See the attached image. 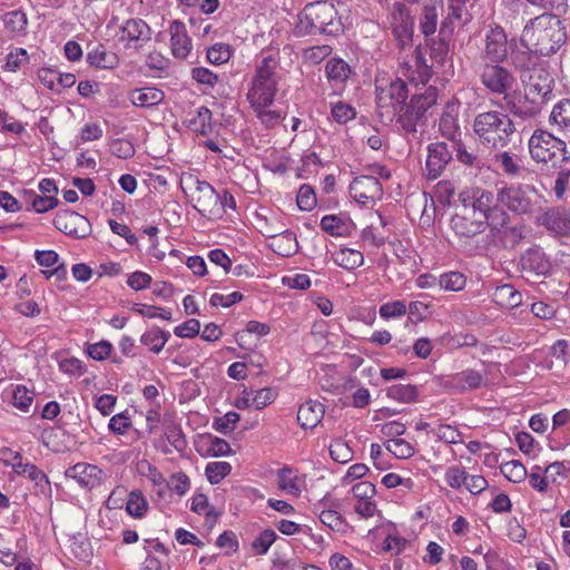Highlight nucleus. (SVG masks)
Masks as SVG:
<instances>
[{
    "mask_svg": "<svg viewBox=\"0 0 570 570\" xmlns=\"http://www.w3.org/2000/svg\"><path fill=\"white\" fill-rule=\"evenodd\" d=\"M561 14L542 12L524 24L520 42L543 57L557 53L567 41V28L560 20Z\"/></svg>",
    "mask_w": 570,
    "mask_h": 570,
    "instance_id": "obj_1",
    "label": "nucleus"
},
{
    "mask_svg": "<svg viewBox=\"0 0 570 570\" xmlns=\"http://www.w3.org/2000/svg\"><path fill=\"white\" fill-rule=\"evenodd\" d=\"M278 49L265 48L256 58L255 71L248 83L246 99L249 105L273 104L282 80Z\"/></svg>",
    "mask_w": 570,
    "mask_h": 570,
    "instance_id": "obj_2",
    "label": "nucleus"
},
{
    "mask_svg": "<svg viewBox=\"0 0 570 570\" xmlns=\"http://www.w3.org/2000/svg\"><path fill=\"white\" fill-rule=\"evenodd\" d=\"M472 129L482 146L494 150L507 147L517 130L511 117L499 110L478 114L473 119Z\"/></svg>",
    "mask_w": 570,
    "mask_h": 570,
    "instance_id": "obj_3",
    "label": "nucleus"
},
{
    "mask_svg": "<svg viewBox=\"0 0 570 570\" xmlns=\"http://www.w3.org/2000/svg\"><path fill=\"white\" fill-rule=\"evenodd\" d=\"M342 30L337 9L328 1H317L305 6L298 14L296 32L299 36L336 35Z\"/></svg>",
    "mask_w": 570,
    "mask_h": 570,
    "instance_id": "obj_4",
    "label": "nucleus"
},
{
    "mask_svg": "<svg viewBox=\"0 0 570 570\" xmlns=\"http://www.w3.org/2000/svg\"><path fill=\"white\" fill-rule=\"evenodd\" d=\"M459 200L466 210L484 219L493 228L505 227L510 220L508 213L497 202V194L491 190L473 187L459 194Z\"/></svg>",
    "mask_w": 570,
    "mask_h": 570,
    "instance_id": "obj_5",
    "label": "nucleus"
},
{
    "mask_svg": "<svg viewBox=\"0 0 570 570\" xmlns=\"http://www.w3.org/2000/svg\"><path fill=\"white\" fill-rule=\"evenodd\" d=\"M531 159L551 168H560L569 159L567 144L547 129L537 128L528 140Z\"/></svg>",
    "mask_w": 570,
    "mask_h": 570,
    "instance_id": "obj_6",
    "label": "nucleus"
},
{
    "mask_svg": "<svg viewBox=\"0 0 570 570\" xmlns=\"http://www.w3.org/2000/svg\"><path fill=\"white\" fill-rule=\"evenodd\" d=\"M488 226L490 225L484 219L464 207L450 220V227L456 237L459 247L469 256H474L483 249L479 236L487 230Z\"/></svg>",
    "mask_w": 570,
    "mask_h": 570,
    "instance_id": "obj_7",
    "label": "nucleus"
},
{
    "mask_svg": "<svg viewBox=\"0 0 570 570\" xmlns=\"http://www.w3.org/2000/svg\"><path fill=\"white\" fill-rule=\"evenodd\" d=\"M540 194L534 185L524 183L504 184L497 189V202L505 212L514 215H530L538 204Z\"/></svg>",
    "mask_w": 570,
    "mask_h": 570,
    "instance_id": "obj_8",
    "label": "nucleus"
},
{
    "mask_svg": "<svg viewBox=\"0 0 570 570\" xmlns=\"http://www.w3.org/2000/svg\"><path fill=\"white\" fill-rule=\"evenodd\" d=\"M376 109L382 120H393L399 110H403L409 96L406 83L400 79H376Z\"/></svg>",
    "mask_w": 570,
    "mask_h": 570,
    "instance_id": "obj_9",
    "label": "nucleus"
},
{
    "mask_svg": "<svg viewBox=\"0 0 570 570\" xmlns=\"http://www.w3.org/2000/svg\"><path fill=\"white\" fill-rule=\"evenodd\" d=\"M501 63L481 62L476 68V75L488 92L505 98L513 91L517 78L510 69Z\"/></svg>",
    "mask_w": 570,
    "mask_h": 570,
    "instance_id": "obj_10",
    "label": "nucleus"
},
{
    "mask_svg": "<svg viewBox=\"0 0 570 570\" xmlns=\"http://www.w3.org/2000/svg\"><path fill=\"white\" fill-rule=\"evenodd\" d=\"M521 77L527 100L543 105L551 99L554 78L547 69L542 67L534 68L527 78L523 75Z\"/></svg>",
    "mask_w": 570,
    "mask_h": 570,
    "instance_id": "obj_11",
    "label": "nucleus"
},
{
    "mask_svg": "<svg viewBox=\"0 0 570 570\" xmlns=\"http://www.w3.org/2000/svg\"><path fill=\"white\" fill-rule=\"evenodd\" d=\"M387 19L399 47L404 49L411 46L414 23L410 8L396 1L392 4Z\"/></svg>",
    "mask_w": 570,
    "mask_h": 570,
    "instance_id": "obj_12",
    "label": "nucleus"
},
{
    "mask_svg": "<svg viewBox=\"0 0 570 570\" xmlns=\"http://www.w3.org/2000/svg\"><path fill=\"white\" fill-rule=\"evenodd\" d=\"M511 49V43L508 42V37L503 28H491L484 37L483 47L481 48L482 62H503Z\"/></svg>",
    "mask_w": 570,
    "mask_h": 570,
    "instance_id": "obj_13",
    "label": "nucleus"
},
{
    "mask_svg": "<svg viewBox=\"0 0 570 570\" xmlns=\"http://www.w3.org/2000/svg\"><path fill=\"white\" fill-rule=\"evenodd\" d=\"M350 195L358 204L366 206L382 199L383 187L376 177L361 175L351 183Z\"/></svg>",
    "mask_w": 570,
    "mask_h": 570,
    "instance_id": "obj_14",
    "label": "nucleus"
},
{
    "mask_svg": "<svg viewBox=\"0 0 570 570\" xmlns=\"http://www.w3.org/2000/svg\"><path fill=\"white\" fill-rule=\"evenodd\" d=\"M53 226L63 234L85 238L91 233V224L88 218L73 210H61L53 218Z\"/></svg>",
    "mask_w": 570,
    "mask_h": 570,
    "instance_id": "obj_15",
    "label": "nucleus"
},
{
    "mask_svg": "<svg viewBox=\"0 0 570 570\" xmlns=\"http://www.w3.org/2000/svg\"><path fill=\"white\" fill-rule=\"evenodd\" d=\"M425 176L429 180L439 178L452 160V150L446 142H431L426 147Z\"/></svg>",
    "mask_w": 570,
    "mask_h": 570,
    "instance_id": "obj_16",
    "label": "nucleus"
},
{
    "mask_svg": "<svg viewBox=\"0 0 570 570\" xmlns=\"http://www.w3.org/2000/svg\"><path fill=\"white\" fill-rule=\"evenodd\" d=\"M197 212L209 218H222V208L218 206V191L206 180H196Z\"/></svg>",
    "mask_w": 570,
    "mask_h": 570,
    "instance_id": "obj_17",
    "label": "nucleus"
},
{
    "mask_svg": "<svg viewBox=\"0 0 570 570\" xmlns=\"http://www.w3.org/2000/svg\"><path fill=\"white\" fill-rule=\"evenodd\" d=\"M538 223L554 235L570 236V209L561 206L546 208Z\"/></svg>",
    "mask_w": 570,
    "mask_h": 570,
    "instance_id": "obj_18",
    "label": "nucleus"
},
{
    "mask_svg": "<svg viewBox=\"0 0 570 570\" xmlns=\"http://www.w3.org/2000/svg\"><path fill=\"white\" fill-rule=\"evenodd\" d=\"M65 475L75 480L81 488L92 490L102 483L105 473L97 465L79 462L68 468Z\"/></svg>",
    "mask_w": 570,
    "mask_h": 570,
    "instance_id": "obj_19",
    "label": "nucleus"
},
{
    "mask_svg": "<svg viewBox=\"0 0 570 570\" xmlns=\"http://www.w3.org/2000/svg\"><path fill=\"white\" fill-rule=\"evenodd\" d=\"M150 39V28L138 18L128 19L120 29L119 40L128 49H139Z\"/></svg>",
    "mask_w": 570,
    "mask_h": 570,
    "instance_id": "obj_20",
    "label": "nucleus"
},
{
    "mask_svg": "<svg viewBox=\"0 0 570 570\" xmlns=\"http://www.w3.org/2000/svg\"><path fill=\"white\" fill-rule=\"evenodd\" d=\"M194 444L196 452L203 458L227 456L232 453L229 443L212 433L198 434Z\"/></svg>",
    "mask_w": 570,
    "mask_h": 570,
    "instance_id": "obj_21",
    "label": "nucleus"
},
{
    "mask_svg": "<svg viewBox=\"0 0 570 570\" xmlns=\"http://www.w3.org/2000/svg\"><path fill=\"white\" fill-rule=\"evenodd\" d=\"M520 264L524 272L537 276H548L552 271V263L539 246L528 248L521 256Z\"/></svg>",
    "mask_w": 570,
    "mask_h": 570,
    "instance_id": "obj_22",
    "label": "nucleus"
},
{
    "mask_svg": "<svg viewBox=\"0 0 570 570\" xmlns=\"http://www.w3.org/2000/svg\"><path fill=\"white\" fill-rule=\"evenodd\" d=\"M466 1L461 0H449L448 16L442 20L440 24V35L442 37H451L454 29L460 26H464L468 21L465 4Z\"/></svg>",
    "mask_w": 570,
    "mask_h": 570,
    "instance_id": "obj_23",
    "label": "nucleus"
},
{
    "mask_svg": "<svg viewBox=\"0 0 570 570\" xmlns=\"http://www.w3.org/2000/svg\"><path fill=\"white\" fill-rule=\"evenodd\" d=\"M482 382L483 376L479 371L468 368L449 375L444 384L448 389L464 392L480 387Z\"/></svg>",
    "mask_w": 570,
    "mask_h": 570,
    "instance_id": "obj_24",
    "label": "nucleus"
},
{
    "mask_svg": "<svg viewBox=\"0 0 570 570\" xmlns=\"http://www.w3.org/2000/svg\"><path fill=\"white\" fill-rule=\"evenodd\" d=\"M171 52L176 58H186L191 50V39L186 26L178 20L171 21L169 26Z\"/></svg>",
    "mask_w": 570,
    "mask_h": 570,
    "instance_id": "obj_25",
    "label": "nucleus"
},
{
    "mask_svg": "<svg viewBox=\"0 0 570 570\" xmlns=\"http://www.w3.org/2000/svg\"><path fill=\"white\" fill-rule=\"evenodd\" d=\"M510 60L512 66L521 72H531L532 69L538 68L539 58L542 57L534 52L532 48L527 45L517 46L511 42Z\"/></svg>",
    "mask_w": 570,
    "mask_h": 570,
    "instance_id": "obj_26",
    "label": "nucleus"
},
{
    "mask_svg": "<svg viewBox=\"0 0 570 570\" xmlns=\"http://www.w3.org/2000/svg\"><path fill=\"white\" fill-rule=\"evenodd\" d=\"M320 227L333 237H348L355 229L354 223L345 215H325L321 219Z\"/></svg>",
    "mask_w": 570,
    "mask_h": 570,
    "instance_id": "obj_27",
    "label": "nucleus"
},
{
    "mask_svg": "<svg viewBox=\"0 0 570 570\" xmlns=\"http://www.w3.org/2000/svg\"><path fill=\"white\" fill-rule=\"evenodd\" d=\"M549 125L567 137H570V98L556 102L549 115Z\"/></svg>",
    "mask_w": 570,
    "mask_h": 570,
    "instance_id": "obj_28",
    "label": "nucleus"
},
{
    "mask_svg": "<svg viewBox=\"0 0 570 570\" xmlns=\"http://www.w3.org/2000/svg\"><path fill=\"white\" fill-rule=\"evenodd\" d=\"M324 405L318 401L308 400L297 411V422L303 429H314L322 421Z\"/></svg>",
    "mask_w": 570,
    "mask_h": 570,
    "instance_id": "obj_29",
    "label": "nucleus"
},
{
    "mask_svg": "<svg viewBox=\"0 0 570 570\" xmlns=\"http://www.w3.org/2000/svg\"><path fill=\"white\" fill-rule=\"evenodd\" d=\"M494 160L500 166L502 173L510 178H524L529 173L522 159L518 155L509 151L495 154Z\"/></svg>",
    "mask_w": 570,
    "mask_h": 570,
    "instance_id": "obj_30",
    "label": "nucleus"
},
{
    "mask_svg": "<svg viewBox=\"0 0 570 570\" xmlns=\"http://www.w3.org/2000/svg\"><path fill=\"white\" fill-rule=\"evenodd\" d=\"M269 240L271 248L283 257H289L298 249L296 235L289 229L269 236Z\"/></svg>",
    "mask_w": 570,
    "mask_h": 570,
    "instance_id": "obj_31",
    "label": "nucleus"
},
{
    "mask_svg": "<svg viewBox=\"0 0 570 570\" xmlns=\"http://www.w3.org/2000/svg\"><path fill=\"white\" fill-rule=\"evenodd\" d=\"M129 98L131 104L137 107L150 108L161 104L165 99V94L156 87H144L134 89Z\"/></svg>",
    "mask_w": 570,
    "mask_h": 570,
    "instance_id": "obj_32",
    "label": "nucleus"
},
{
    "mask_svg": "<svg viewBox=\"0 0 570 570\" xmlns=\"http://www.w3.org/2000/svg\"><path fill=\"white\" fill-rule=\"evenodd\" d=\"M455 157L462 165L481 170L487 166V157L481 153L469 149L462 140L456 141L453 145Z\"/></svg>",
    "mask_w": 570,
    "mask_h": 570,
    "instance_id": "obj_33",
    "label": "nucleus"
},
{
    "mask_svg": "<svg viewBox=\"0 0 570 570\" xmlns=\"http://www.w3.org/2000/svg\"><path fill=\"white\" fill-rule=\"evenodd\" d=\"M169 338L170 333L168 331L154 325L141 334L139 341L149 352L159 354Z\"/></svg>",
    "mask_w": 570,
    "mask_h": 570,
    "instance_id": "obj_34",
    "label": "nucleus"
},
{
    "mask_svg": "<svg viewBox=\"0 0 570 570\" xmlns=\"http://www.w3.org/2000/svg\"><path fill=\"white\" fill-rule=\"evenodd\" d=\"M338 503H333L331 508L326 509L323 503L316 507L320 521L327 528L336 532H343L347 525L343 515L337 511Z\"/></svg>",
    "mask_w": 570,
    "mask_h": 570,
    "instance_id": "obj_35",
    "label": "nucleus"
},
{
    "mask_svg": "<svg viewBox=\"0 0 570 570\" xmlns=\"http://www.w3.org/2000/svg\"><path fill=\"white\" fill-rule=\"evenodd\" d=\"M14 460L18 461L12 463V468L16 473L23 475L31 481H35L36 484L40 488L49 485L47 475L37 465L31 463H22L21 455L19 453H14Z\"/></svg>",
    "mask_w": 570,
    "mask_h": 570,
    "instance_id": "obj_36",
    "label": "nucleus"
},
{
    "mask_svg": "<svg viewBox=\"0 0 570 570\" xmlns=\"http://www.w3.org/2000/svg\"><path fill=\"white\" fill-rule=\"evenodd\" d=\"M442 0L424 6L420 19V30L425 37H429L436 31L439 11L442 10Z\"/></svg>",
    "mask_w": 570,
    "mask_h": 570,
    "instance_id": "obj_37",
    "label": "nucleus"
},
{
    "mask_svg": "<svg viewBox=\"0 0 570 570\" xmlns=\"http://www.w3.org/2000/svg\"><path fill=\"white\" fill-rule=\"evenodd\" d=\"M90 66L101 69L114 68L118 63L117 55L108 51L104 45H97L87 53Z\"/></svg>",
    "mask_w": 570,
    "mask_h": 570,
    "instance_id": "obj_38",
    "label": "nucleus"
},
{
    "mask_svg": "<svg viewBox=\"0 0 570 570\" xmlns=\"http://www.w3.org/2000/svg\"><path fill=\"white\" fill-rule=\"evenodd\" d=\"M325 73L330 81L343 86L351 75V67L341 58H331L325 65Z\"/></svg>",
    "mask_w": 570,
    "mask_h": 570,
    "instance_id": "obj_39",
    "label": "nucleus"
},
{
    "mask_svg": "<svg viewBox=\"0 0 570 570\" xmlns=\"http://www.w3.org/2000/svg\"><path fill=\"white\" fill-rule=\"evenodd\" d=\"M333 261L346 271H354L364 264V256L360 250L345 247L333 254Z\"/></svg>",
    "mask_w": 570,
    "mask_h": 570,
    "instance_id": "obj_40",
    "label": "nucleus"
},
{
    "mask_svg": "<svg viewBox=\"0 0 570 570\" xmlns=\"http://www.w3.org/2000/svg\"><path fill=\"white\" fill-rule=\"evenodd\" d=\"M2 22L6 31L11 36H22L26 33L28 19L24 12L12 10L3 14Z\"/></svg>",
    "mask_w": 570,
    "mask_h": 570,
    "instance_id": "obj_41",
    "label": "nucleus"
},
{
    "mask_svg": "<svg viewBox=\"0 0 570 570\" xmlns=\"http://www.w3.org/2000/svg\"><path fill=\"white\" fill-rule=\"evenodd\" d=\"M438 100V91L434 87H429L424 90L423 94L413 95L410 102L406 105L416 115L421 117L425 114V111L434 106Z\"/></svg>",
    "mask_w": 570,
    "mask_h": 570,
    "instance_id": "obj_42",
    "label": "nucleus"
},
{
    "mask_svg": "<svg viewBox=\"0 0 570 570\" xmlns=\"http://www.w3.org/2000/svg\"><path fill=\"white\" fill-rule=\"evenodd\" d=\"M149 510V503L140 490H132L128 493L126 512L135 518L142 519Z\"/></svg>",
    "mask_w": 570,
    "mask_h": 570,
    "instance_id": "obj_43",
    "label": "nucleus"
},
{
    "mask_svg": "<svg viewBox=\"0 0 570 570\" xmlns=\"http://www.w3.org/2000/svg\"><path fill=\"white\" fill-rule=\"evenodd\" d=\"M271 105L272 104H261L259 106L256 104L250 105L256 117L266 129L275 128L284 119L282 111L268 109Z\"/></svg>",
    "mask_w": 570,
    "mask_h": 570,
    "instance_id": "obj_44",
    "label": "nucleus"
},
{
    "mask_svg": "<svg viewBox=\"0 0 570 570\" xmlns=\"http://www.w3.org/2000/svg\"><path fill=\"white\" fill-rule=\"evenodd\" d=\"M277 485L287 494L298 495L301 493L296 472L289 466H283L277 471Z\"/></svg>",
    "mask_w": 570,
    "mask_h": 570,
    "instance_id": "obj_45",
    "label": "nucleus"
},
{
    "mask_svg": "<svg viewBox=\"0 0 570 570\" xmlns=\"http://www.w3.org/2000/svg\"><path fill=\"white\" fill-rule=\"evenodd\" d=\"M439 131L444 138L452 141L453 145L461 140L459 119L449 112H445L441 116L439 122Z\"/></svg>",
    "mask_w": 570,
    "mask_h": 570,
    "instance_id": "obj_46",
    "label": "nucleus"
},
{
    "mask_svg": "<svg viewBox=\"0 0 570 570\" xmlns=\"http://www.w3.org/2000/svg\"><path fill=\"white\" fill-rule=\"evenodd\" d=\"M417 393L416 385L412 384H393L386 389V396L401 403L414 402Z\"/></svg>",
    "mask_w": 570,
    "mask_h": 570,
    "instance_id": "obj_47",
    "label": "nucleus"
},
{
    "mask_svg": "<svg viewBox=\"0 0 570 570\" xmlns=\"http://www.w3.org/2000/svg\"><path fill=\"white\" fill-rule=\"evenodd\" d=\"M212 111L207 107H199L197 115L189 120V127L199 135L206 136L212 132Z\"/></svg>",
    "mask_w": 570,
    "mask_h": 570,
    "instance_id": "obj_48",
    "label": "nucleus"
},
{
    "mask_svg": "<svg viewBox=\"0 0 570 570\" xmlns=\"http://www.w3.org/2000/svg\"><path fill=\"white\" fill-rule=\"evenodd\" d=\"M466 285V277L464 274L451 271L443 273L439 276V287L449 292L462 291Z\"/></svg>",
    "mask_w": 570,
    "mask_h": 570,
    "instance_id": "obj_49",
    "label": "nucleus"
},
{
    "mask_svg": "<svg viewBox=\"0 0 570 570\" xmlns=\"http://www.w3.org/2000/svg\"><path fill=\"white\" fill-rule=\"evenodd\" d=\"M442 342L448 348L458 350L464 346L475 347L479 343V340L471 333H459L455 335H443Z\"/></svg>",
    "mask_w": 570,
    "mask_h": 570,
    "instance_id": "obj_50",
    "label": "nucleus"
},
{
    "mask_svg": "<svg viewBox=\"0 0 570 570\" xmlns=\"http://www.w3.org/2000/svg\"><path fill=\"white\" fill-rule=\"evenodd\" d=\"M35 399V393L24 385H17L12 391V405L21 412L28 413Z\"/></svg>",
    "mask_w": 570,
    "mask_h": 570,
    "instance_id": "obj_51",
    "label": "nucleus"
},
{
    "mask_svg": "<svg viewBox=\"0 0 570 570\" xmlns=\"http://www.w3.org/2000/svg\"><path fill=\"white\" fill-rule=\"evenodd\" d=\"M232 472V465L225 461H214L207 463L205 475L210 484H218Z\"/></svg>",
    "mask_w": 570,
    "mask_h": 570,
    "instance_id": "obj_52",
    "label": "nucleus"
},
{
    "mask_svg": "<svg viewBox=\"0 0 570 570\" xmlns=\"http://www.w3.org/2000/svg\"><path fill=\"white\" fill-rule=\"evenodd\" d=\"M276 539L277 534L274 530L265 529L253 540L250 544L253 552L256 556H265Z\"/></svg>",
    "mask_w": 570,
    "mask_h": 570,
    "instance_id": "obj_53",
    "label": "nucleus"
},
{
    "mask_svg": "<svg viewBox=\"0 0 570 570\" xmlns=\"http://www.w3.org/2000/svg\"><path fill=\"white\" fill-rule=\"evenodd\" d=\"M277 397V392L272 387H264L255 392L252 399L245 400L246 406H254L256 410H262L272 404Z\"/></svg>",
    "mask_w": 570,
    "mask_h": 570,
    "instance_id": "obj_54",
    "label": "nucleus"
},
{
    "mask_svg": "<svg viewBox=\"0 0 570 570\" xmlns=\"http://www.w3.org/2000/svg\"><path fill=\"white\" fill-rule=\"evenodd\" d=\"M407 313V305L404 301H391L384 303L379 308L380 317L384 321L395 320Z\"/></svg>",
    "mask_w": 570,
    "mask_h": 570,
    "instance_id": "obj_55",
    "label": "nucleus"
},
{
    "mask_svg": "<svg viewBox=\"0 0 570 570\" xmlns=\"http://www.w3.org/2000/svg\"><path fill=\"white\" fill-rule=\"evenodd\" d=\"M386 450L396 459H409L414 455V446L403 439H391L385 443Z\"/></svg>",
    "mask_w": 570,
    "mask_h": 570,
    "instance_id": "obj_56",
    "label": "nucleus"
},
{
    "mask_svg": "<svg viewBox=\"0 0 570 570\" xmlns=\"http://www.w3.org/2000/svg\"><path fill=\"white\" fill-rule=\"evenodd\" d=\"M233 55L232 47L226 43H215L207 50V60L212 65L220 66L226 63Z\"/></svg>",
    "mask_w": 570,
    "mask_h": 570,
    "instance_id": "obj_57",
    "label": "nucleus"
},
{
    "mask_svg": "<svg viewBox=\"0 0 570 570\" xmlns=\"http://www.w3.org/2000/svg\"><path fill=\"white\" fill-rule=\"evenodd\" d=\"M501 472L509 481L514 483H519L527 478V469L518 460H512L502 464Z\"/></svg>",
    "mask_w": 570,
    "mask_h": 570,
    "instance_id": "obj_58",
    "label": "nucleus"
},
{
    "mask_svg": "<svg viewBox=\"0 0 570 570\" xmlns=\"http://www.w3.org/2000/svg\"><path fill=\"white\" fill-rule=\"evenodd\" d=\"M191 78L206 89H213L219 82V76L206 67H195L191 69Z\"/></svg>",
    "mask_w": 570,
    "mask_h": 570,
    "instance_id": "obj_59",
    "label": "nucleus"
},
{
    "mask_svg": "<svg viewBox=\"0 0 570 570\" xmlns=\"http://www.w3.org/2000/svg\"><path fill=\"white\" fill-rule=\"evenodd\" d=\"M495 295L501 299L500 303L508 307L513 308L521 304V294L510 284L498 287Z\"/></svg>",
    "mask_w": 570,
    "mask_h": 570,
    "instance_id": "obj_60",
    "label": "nucleus"
},
{
    "mask_svg": "<svg viewBox=\"0 0 570 570\" xmlns=\"http://www.w3.org/2000/svg\"><path fill=\"white\" fill-rule=\"evenodd\" d=\"M240 416L237 412L229 411L223 416L215 417L213 428L223 434H228L235 430Z\"/></svg>",
    "mask_w": 570,
    "mask_h": 570,
    "instance_id": "obj_61",
    "label": "nucleus"
},
{
    "mask_svg": "<svg viewBox=\"0 0 570 570\" xmlns=\"http://www.w3.org/2000/svg\"><path fill=\"white\" fill-rule=\"evenodd\" d=\"M165 436L170 445L178 452H183L187 446V441L179 425L173 423L165 428Z\"/></svg>",
    "mask_w": 570,
    "mask_h": 570,
    "instance_id": "obj_62",
    "label": "nucleus"
},
{
    "mask_svg": "<svg viewBox=\"0 0 570 570\" xmlns=\"http://www.w3.org/2000/svg\"><path fill=\"white\" fill-rule=\"evenodd\" d=\"M468 479L466 471L459 465H451L446 469L444 480L446 484L455 490L461 489Z\"/></svg>",
    "mask_w": 570,
    "mask_h": 570,
    "instance_id": "obj_63",
    "label": "nucleus"
},
{
    "mask_svg": "<svg viewBox=\"0 0 570 570\" xmlns=\"http://www.w3.org/2000/svg\"><path fill=\"white\" fill-rule=\"evenodd\" d=\"M331 115L336 122L343 125L353 120L356 117V111L351 105L337 101L332 104Z\"/></svg>",
    "mask_w": 570,
    "mask_h": 570,
    "instance_id": "obj_64",
    "label": "nucleus"
}]
</instances>
